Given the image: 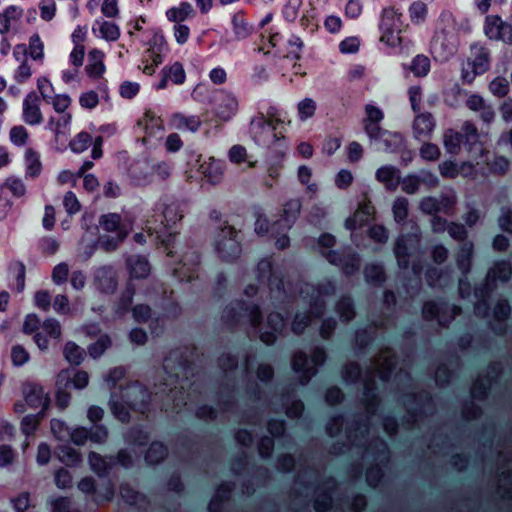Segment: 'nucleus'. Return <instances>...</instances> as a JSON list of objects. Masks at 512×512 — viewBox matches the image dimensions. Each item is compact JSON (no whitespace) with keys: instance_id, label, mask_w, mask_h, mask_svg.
Instances as JSON below:
<instances>
[{"instance_id":"f257e3e1","label":"nucleus","mask_w":512,"mask_h":512,"mask_svg":"<svg viewBox=\"0 0 512 512\" xmlns=\"http://www.w3.org/2000/svg\"><path fill=\"white\" fill-rule=\"evenodd\" d=\"M133 220L117 213L100 216L98 221V244L106 251L114 250L132 231Z\"/></svg>"},{"instance_id":"f03ea898","label":"nucleus","mask_w":512,"mask_h":512,"mask_svg":"<svg viewBox=\"0 0 512 512\" xmlns=\"http://www.w3.org/2000/svg\"><path fill=\"white\" fill-rule=\"evenodd\" d=\"M380 28L382 30V41L391 46L401 43L400 34L403 28L402 15L394 7L384 9Z\"/></svg>"},{"instance_id":"7ed1b4c3","label":"nucleus","mask_w":512,"mask_h":512,"mask_svg":"<svg viewBox=\"0 0 512 512\" xmlns=\"http://www.w3.org/2000/svg\"><path fill=\"white\" fill-rule=\"evenodd\" d=\"M484 31L491 40L512 44V25L504 22L497 15L486 17Z\"/></svg>"},{"instance_id":"20e7f679","label":"nucleus","mask_w":512,"mask_h":512,"mask_svg":"<svg viewBox=\"0 0 512 512\" xmlns=\"http://www.w3.org/2000/svg\"><path fill=\"white\" fill-rule=\"evenodd\" d=\"M165 46V38L162 34L155 33L149 40V48L145 53V62L142 70L147 75H152L155 67L162 62V52Z\"/></svg>"},{"instance_id":"39448f33","label":"nucleus","mask_w":512,"mask_h":512,"mask_svg":"<svg viewBox=\"0 0 512 512\" xmlns=\"http://www.w3.org/2000/svg\"><path fill=\"white\" fill-rule=\"evenodd\" d=\"M237 232L231 226H226L221 230V235L217 241V249L223 258L232 260L240 253V245L235 239Z\"/></svg>"},{"instance_id":"423d86ee","label":"nucleus","mask_w":512,"mask_h":512,"mask_svg":"<svg viewBox=\"0 0 512 512\" xmlns=\"http://www.w3.org/2000/svg\"><path fill=\"white\" fill-rule=\"evenodd\" d=\"M62 337V327L59 321L48 318L42 322L40 331L34 335V341L39 349H48V338L59 341Z\"/></svg>"},{"instance_id":"0eeeda50","label":"nucleus","mask_w":512,"mask_h":512,"mask_svg":"<svg viewBox=\"0 0 512 512\" xmlns=\"http://www.w3.org/2000/svg\"><path fill=\"white\" fill-rule=\"evenodd\" d=\"M26 403L34 409H40V413H45L50 405L49 394L44 388L36 383H27L24 388Z\"/></svg>"},{"instance_id":"6e6552de","label":"nucleus","mask_w":512,"mask_h":512,"mask_svg":"<svg viewBox=\"0 0 512 512\" xmlns=\"http://www.w3.org/2000/svg\"><path fill=\"white\" fill-rule=\"evenodd\" d=\"M105 54L98 48H92L88 52L85 73L93 81H100L104 78L106 72Z\"/></svg>"},{"instance_id":"1a4fd4ad","label":"nucleus","mask_w":512,"mask_h":512,"mask_svg":"<svg viewBox=\"0 0 512 512\" xmlns=\"http://www.w3.org/2000/svg\"><path fill=\"white\" fill-rule=\"evenodd\" d=\"M182 217L183 215L179 210L178 205L174 203L164 205L161 209V212L153 216L154 222H160L159 227H154L153 231L159 233L162 228H168L175 225L182 219ZM149 230H152V228H149Z\"/></svg>"},{"instance_id":"9d476101","label":"nucleus","mask_w":512,"mask_h":512,"mask_svg":"<svg viewBox=\"0 0 512 512\" xmlns=\"http://www.w3.org/2000/svg\"><path fill=\"white\" fill-rule=\"evenodd\" d=\"M375 213V208L371 203L367 193L363 194L362 201L358 204V209L354 213L353 217L347 220L346 224L348 228L354 229L356 225L362 226L372 219Z\"/></svg>"},{"instance_id":"9b49d317","label":"nucleus","mask_w":512,"mask_h":512,"mask_svg":"<svg viewBox=\"0 0 512 512\" xmlns=\"http://www.w3.org/2000/svg\"><path fill=\"white\" fill-rule=\"evenodd\" d=\"M0 192L14 199H23L27 196L28 190L22 178L10 175L0 185Z\"/></svg>"},{"instance_id":"f8f14e48","label":"nucleus","mask_w":512,"mask_h":512,"mask_svg":"<svg viewBox=\"0 0 512 512\" xmlns=\"http://www.w3.org/2000/svg\"><path fill=\"white\" fill-rule=\"evenodd\" d=\"M199 171L203 177L212 184L219 183L224 174L221 162L213 157L203 161L200 164Z\"/></svg>"},{"instance_id":"ddd939ff","label":"nucleus","mask_w":512,"mask_h":512,"mask_svg":"<svg viewBox=\"0 0 512 512\" xmlns=\"http://www.w3.org/2000/svg\"><path fill=\"white\" fill-rule=\"evenodd\" d=\"M301 203L297 199H292L284 204L282 218L277 221L273 226V232L277 230V227H281L282 230H287L291 227L292 222L296 219L300 212Z\"/></svg>"},{"instance_id":"4468645a","label":"nucleus","mask_w":512,"mask_h":512,"mask_svg":"<svg viewBox=\"0 0 512 512\" xmlns=\"http://www.w3.org/2000/svg\"><path fill=\"white\" fill-rule=\"evenodd\" d=\"M251 123L259 129L268 125L273 130H276L279 126L284 125V120L281 118L275 107H268L265 112H260L255 118H253Z\"/></svg>"},{"instance_id":"2eb2a0df","label":"nucleus","mask_w":512,"mask_h":512,"mask_svg":"<svg viewBox=\"0 0 512 512\" xmlns=\"http://www.w3.org/2000/svg\"><path fill=\"white\" fill-rule=\"evenodd\" d=\"M365 112V130L371 137H377L380 132L379 123L383 119V113L378 107L370 104L366 105Z\"/></svg>"},{"instance_id":"dca6fc26","label":"nucleus","mask_w":512,"mask_h":512,"mask_svg":"<svg viewBox=\"0 0 512 512\" xmlns=\"http://www.w3.org/2000/svg\"><path fill=\"white\" fill-rule=\"evenodd\" d=\"M23 117L26 123L37 125L41 123L43 116L39 107L38 98L29 95L24 101Z\"/></svg>"},{"instance_id":"f3484780","label":"nucleus","mask_w":512,"mask_h":512,"mask_svg":"<svg viewBox=\"0 0 512 512\" xmlns=\"http://www.w3.org/2000/svg\"><path fill=\"white\" fill-rule=\"evenodd\" d=\"M267 325L271 328V331L261 332L260 338L264 343L271 344L284 327L282 316L279 313H271L267 318Z\"/></svg>"},{"instance_id":"a211bd4d","label":"nucleus","mask_w":512,"mask_h":512,"mask_svg":"<svg viewBox=\"0 0 512 512\" xmlns=\"http://www.w3.org/2000/svg\"><path fill=\"white\" fill-rule=\"evenodd\" d=\"M26 176L31 179L37 178L42 172V162L39 153L33 148L25 150Z\"/></svg>"},{"instance_id":"6ab92c4d","label":"nucleus","mask_w":512,"mask_h":512,"mask_svg":"<svg viewBox=\"0 0 512 512\" xmlns=\"http://www.w3.org/2000/svg\"><path fill=\"white\" fill-rule=\"evenodd\" d=\"M434 129L433 117L429 113L418 115L413 124L414 134L417 138H427Z\"/></svg>"},{"instance_id":"aec40b11","label":"nucleus","mask_w":512,"mask_h":512,"mask_svg":"<svg viewBox=\"0 0 512 512\" xmlns=\"http://www.w3.org/2000/svg\"><path fill=\"white\" fill-rule=\"evenodd\" d=\"M376 178L389 190H395L400 182L399 171L392 166L381 167L377 170Z\"/></svg>"},{"instance_id":"412c9836","label":"nucleus","mask_w":512,"mask_h":512,"mask_svg":"<svg viewBox=\"0 0 512 512\" xmlns=\"http://www.w3.org/2000/svg\"><path fill=\"white\" fill-rule=\"evenodd\" d=\"M138 125L149 135H153L164 128L162 119L152 110H147L144 113L143 117L138 120Z\"/></svg>"},{"instance_id":"4be33fe9","label":"nucleus","mask_w":512,"mask_h":512,"mask_svg":"<svg viewBox=\"0 0 512 512\" xmlns=\"http://www.w3.org/2000/svg\"><path fill=\"white\" fill-rule=\"evenodd\" d=\"M300 47L295 43H287L281 50L282 57L284 59V66L287 69H292L294 73H299V65L296 61L299 59Z\"/></svg>"},{"instance_id":"5701e85b","label":"nucleus","mask_w":512,"mask_h":512,"mask_svg":"<svg viewBox=\"0 0 512 512\" xmlns=\"http://www.w3.org/2000/svg\"><path fill=\"white\" fill-rule=\"evenodd\" d=\"M44 41L38 33L30 36L28 40L27 48L25 49V55L29 56L34 61L42 62L44 59Z\"/></svg>"},{"instance_id":"b1692460","label":"nucleus","mask_w":512,"mask_h":512,"mask_svg":"<svg viewBox=\"0 0 512 512\" xmlns=\"http://www.w3.org/2000/svg\"><path fill=\"white\" fill-rule=\"evenodd\" d=\"M96 281L99 288L105 293H112L115 291L117 286L115 274L108 268H101L98 270Z\"/></svg>"},{"instance_id":"393cba45","label":"nucleus","mask_w":512,"mask_h":512,"mask_svg":"<svg viewBox=\"0 0 512 512\" xmlns=\"http://www.w3.org/2000/svg\"><path fill=\"white\" fill-rule=\"evenodd\" d=\"M70 380V372L69 370H62L58 373L56 378V385L58 387V391L56 394V404L61 409H65L68 407L71 395L67 392L61 390V386L65 385L66 382Z\"/></svg>"},{"instance_id":"a878e982","label":"nucleus","mask_w":512,"mask_h":512,"mask_svg":"<svg viewBox=\"0 0 512 512\" xmlns=\"http://www.w3.org/2000/svg\"><path fill=\"white\" fill-rule=\"evenodd\" d=\"M440 173L445 178H455L459 174L468 175L472 171V165L463 163L461 167H458L452 161H445L439 166Z\"/></svg>"},{"instance_id":"bb28decb","label":"nucleus","mask_w":512,"mask_h":512,"mask_svg":"<svg viewBox=\"0 0 512 512\" xmlns=\"http://www.w3.org/2000/svg\"><path fill=\"white\" fill-rule=\"evenodd\" d=\"M192 11V6L189 3L182 2L178 6L167 10L166 16L169 21L180 24L190 16Z\"/></svg>"},{"instance_id":"cd10ccee","label":"nucleus","mask_w":512,"mask_h":512,"mask_svg":"<svg viewBox=\"0 0 512 512\" xmlns=\"http://www.w3.org/2000/svg\"><path fill=\"white\" fill-rule=\"evenodd\" d=\"M130 274L134 278H145L150 273V266L146 259L131 257L128 259Z\"/></svg>"},{"instance_id":"c85d7f7f","label":"nucleus","mask_w":512,"mask_h":512,"mask_svg":"<svg viewBox=\"0 0 512 512\" xmlns=\"http://www.w3.org/2000/svg\"><path fill=\"white\" fill-rule=\"evenodd\" d=\"M22 10L17 6H9L3 14L0 15V32L6 33L10 30L11 22L20 19Z\"/></svg>"},{"instance_id":"c756f323","label":"nucleus","mask_w":512,"mask_h":512,"mask_svg":"<svg viewBox=\"0 0 512 512\" xmlns=\"http://www.w3.org/2000/svg\"><path fill=\"white\" fill-rule=\"evenodd\" d=\"M72 120L71 113L61 114L58 118L51 117L48 121L50 129L55 133L56 138L66 133V129Z\"/></svg>"},{"instance_id":"7c9ffc66","label":"nucleus","mask_w":512,"mask_h":512,"mask_svg":"<svg viewBox=\"0 0 512 512\" xmlns=\"http://www.w3.org/2000/svg\"><path fill=\"white\" fill-rule=\"evenodd\" d=\"M99 33L102 39L109 42L117 41L121 35L118 25L110 21H102L99 24Z\"/></svg>"},{"instance_id":"2f4dec72","label":"nucleus","mask_w":512,"mask_h":512,"mask_svg":"<svg viewBox=\"0 0 512 512\" xmlns=\"http://www.w3.org/2000/svg\"><path fill=\"white\" fill-rule=\"evenodd\" d=\"M65 359L74 365L80 364L83 359L85 352L78 345L73 342H67L63 349Z\"/></svg>"},{"instance_id":"473e14b6","label":"nucleus","mask_w":512,"mask_h":512,"mask_svg":"<svg viewBox=\"0 0 512 512\" xmlns=\"http://www.w3.org/2000/svg\"><path fill=\"white\" fill-rule=\"evenodd\" d=\"M9 139L13 145L22 147L29 142L30 134L23 125H16L10 129Z\"/></svg>"},{"instance_id":"72a5a7b5","label":"nucleus","mask_w":512,"mask_h":512,"mask_svg":"<svg viewBox=\"0 0 512 512\" xmlns=\"http://www.w3.org/2000/svg\"><path fill=\"white\" fill-rule=\"evenodd\" d=\"M489 90L496 97H506L510 90L509 81L504 76H497L489 83Z\"/></svg>"},{"instance_id":"f704fd0d","label":"nucleus","mask_w":512,"mask_h":512,"mask_svg":"<svg viewBox=\"0 0 512 512\" xmlns=\"http://www.w3.org/2000/svg\"><path fill=\"white\" fill-rule=\"evenodd\" d=\"M490 67V53L484 49L480 48L477 51V54L473 60V69L475 73H484L488 71Z\"/></svg>"},{"instance_id":"c9c22d12","label":"nucleus","mask_w":512,"mask_h":512,"mask_svg":"<svg viewBox=\"0 0 512 512\" xmlns=\"http://www.w3.org/2000/svg\"><path fill=\"white\" fill-rule=\"evenodd\" d=\"M462 135L454 130H447L444 134V145L449 153L457 154L460 150Z\"/></svg>"},{"instance_id":"e433bc0d","label":"nucleus","mask_w":512,"mask_h":512,"mask_svg":"<svg viewBox=\"0 0 512 512\" xmlns=\"http://www.w3.org/2000/svg\"><path fill=\"white\" fill-rule=\"evenodd\" d=\"M92 143V137L87 132L78 133L71 141L70 148L76 153L85 151Z\"/></svg>"},{"instance_id":"4c0bfd02","label":"nucleus","mask_w":512,"mask_h":512,"mask_svg":"<svg viewBox=\"0 0 512 512\" xmlns=\"http://www.w3.org/2000/svg\"><path fill=\"white\" fill-rule=\"evenodd\" d=\"M167 454L166 448L161 443H152L149 447L146 460L150 464H157L165 458Z\"/></svg>"},{"instance_id":"58836bf2","label":"nucleus","mask_w":512,"mask_h":512,"mask_svg":"<svg viewBox=\"0 0 512 512\" xmlns=\"http://www.w3.org/2000/svg\"><path fill=\"white\" fill-rule=\"evenodd\" d=\"M32 73V66L27 57H24L14 71V78L18 83H25L32 77Z\"/></svg>"},{"instance_id":"ea45409f","label":"nucleus","mask_w":512,"mask_h":512,"mask_svg":"<svg viewBox=\"0 0 512 512\" xmlns=\"http://www.w3.org/2000/svg\"><path fill=\"white\" fill-rule=\"evenodd\" d=\"M430 69V60L428 57L418 55L414 58L410 70L418 77L425 76Z\"/></svg>"},{"instance_id":"a19ab883","label":"nucleus","mask_w":512,"mask_h":512,"mask_svg":"<svg viewBox=\"0 0 512 512\" xmlns=\"http://www.w3.org/2000/svg\"><path fill=\"white\" fill-rule=\"evenodd\" d=\"M299 181L307 186V190L312 194H316L318 191V185L312 180V170L307 166H300L298 169Z\"/></svg>"},{"instance_id":"79ce46f5","label":"nucleus","mask_w":512,"mask_h":512,"mask_svg":"<svg viewBox=\"0 0 512 512\" xmlns=\"http://www.w3.org/2000/svg\"><path fill=\"white\" fill-rule=\"evenodd\" d=\"M51 98V105L53 106L55 112L59 114H66L68 113L67 110L71 106L72 99L70 96L66 94H58Z\"/></svg>"},{"instance_id":"37998d69","label":"nucleus","mask_w":512,"mask_h":512,"mask_svg":"<svg viewBox=\"0 0 512 512\" xmlns=\"http://www.w3.org/2000/svg\"><path fill=\"white\" fill-rule=\"evenodd\" d=\"M44 413H39L38 415H28L25 416L21 423L22 432L26 435L33 434L39 426L41 419L43 418Z\"/></svg>"},{"instance_id":"c03bdc74","label":"nucleus","mask_w":512,"mask_h":512,"mask_svg":"<svg viewBox=\"0 0 512 512\" xmlns=\"http://www.w3.org/2000/svg\"><path fill=\"white\" fill-rule=\"evenodd\" d=\"M40 318L36 314H28L23 322L22 331L27 335L36 334L41 328Z\"/></svg>"},{"instance_id":"a18cd8bd","label":"nucleus","mask_w":512,"mask_h":512,"mask_svg":"<svg viewBox=\"0 0 512 512\" xmlns=\"http://www.w3.org/2000/svg\"><path fill=\"white\" fill-rule=\"evenodd\" d=\"M174 82L175 84H182L185 80V72L181 64H173L166 73L165 79Z\"/></svg>"},{"instance_id":"49530a36","label":"nucleus","mask_w":512,"mask_h":512,"mask_svg":"<svg viewBox=\"0 0 512 512\" xmlns=\"http://www.w3.org/2000/svg\"><path fill=\"white\" fill-rule=\"evenodd\" d=\"M428 14V7L422 1L414 2L410 7V17L417 23L423 21Z\"/></svg>"},{"instance_id":"de8ad7c7","label":"nucleus","mask_w":512,"mask_h":512,"mask_svg":"<svg viewBox=\"0 0 512 512\" xmlns=\"http://www.w3.org/2000/svg\"><path fill=\"white\" fill-rule=\"evenodd\" d=\"M30 358L28 351L22 345H15L11 350V359L14 365L21 366Z\"/></svg>"},{"instance_id":"09e8293b","label":"nucleus","mask_w":512,"mask_h":512,"mask_svg":"<svg viewBox=\"0 0 512 512\" xmlns=\"http://www.w3.org/2000/svg\"><path fill=\"white\" fill-rule=\"evenodd\" d=\"M315 111L316 102L312 99L306 98L298 104V112L302 120L312 117Z\"/></svg>"},{"instance_id":"8fccbe9b","label":"nucleus","mask_w":512,"mask_h":512,"mask_svg":"<svg viewBox=\"0 0 512 512\" xmlns=\"http://www.w3.org/2000/svg\"><path fill=\"white\" fill-rule=\"evenodd\" d=\"M15 458L16 453L10 445H0V467L12 465Z\"/></svg>"},{"instance_id":"3c124183","label":"nucleus","mask_w":512,"mask_h":512,"mask_svg":"<svg viewBox=\"0 0 512 512\" xmlns=\"http://www.w3.org/2000/svg\"><path fill=\"white\" fill-rule=\"evenodd\" d=\"M440 149L437 145L432 143H424L420 149L422 158L428 161H436L440 157Z\"/></svg>"},{"instance_id":"603ef678","label":"nucleus","mask_w":512,"mask_h":512,"mask_svg":"<svg viewBox=\"0 0 512 512\" xmlns=\"http://www.w3.org/2000/svg\"><path fill=\"white\" fill-rule=\"evenodd\" d=\"M393 213L397 221L404 220L408 215V200L397 198L393 204Z\"/></svg>"},{"instance_id":"864d4df0","label":"nucleus","mask_w":512,"mask_h":512,"mask_svg":"<svg viewBox=\"0 0 512 512\" xmlns=\"http://www.w3.org/2000/svg\"><path fill=\"white\" fill-rule=\"evenodd\" d=\"M101 12L107 18H117L120 14L118 0H103Z\"/></svg>"},{"instance_id":"5fc2aeb1","label":"nucleus","mask_w":512,"mask_h":512,"mask_svg":"<svg viewBox=\"0 0 512 512\" xmlns=\"http://www.w3.org/2000/svg\"><path fill=\"white\" fill-rule=\"evenodd\" d=\"M63 205L69 214H75L81 209V204L73 192H67L65 194Z\"/></svg>"},{"instance_id":"6e6d98bb","label":"nucleus","mask_w":512,"mask_h":512,"mask_svg":"<svg viewBox=\"0 0 512 512\" xmlns=\"http://www.w3.org/2000/svg\"><path fill=\"white\" fill-rule=\"evenodd\" d=\"M79 103L83 108L93 109L99 104V96L95 91H88L80 95Z\"/></svg>"},{"instance_id":"4d7b16f0","label":"nucleus","mask_w":512,"mask_h":512,"mask_svg":"<svg viewBox=\"0 0 512 512\" xmlns=\"http://www.w3.org/2000/svg\"><path fill=\"white\" fill-rule=\"evenodd\" d=\"M56 14V3L53 0H43L40 4V16L45 21H50Z\"/></svg>"},{"instance_id":"13d9d810","label":"nucleus","mask_w":512,"mask_h":512,"mask_svg":"<svg viewBox=\"0 0 512 512\" xmlns=\"http://www.w3.org/2000/svg\"><path fill=\"white\" fill-rule=\"evenodd\" d=\"M228 155H229L230 161L235 164H241V163L245 162L248 157L246 148L241 145H234L229 150Z\"/></svg>"},{"instance_id":"bf43d9fd","label":"nucleus","mask_w":512,"mask_h":512,"mask_svg":"<svg viewBox=\"0 0 512 512\" xmlns=\"http://www.w3.org/2000/svg\"><path fill=\"white\" fill-rule=\"evenodd\" d=\"M61 461L67 465H73L80 461V455L71 447H62L59 453Z\"/></svg>"},{"instance_id":"052dcab7","label":"nucleus","mask_w":512,"mask_h":512,"mask_svg":"<svg viewBox=\"0 0 512 512\" xmlns=\"http://www.w3.org/2000/svg\"><path fill=\"white\" fill-rule=\"evenodd\" d=\"M511 273V266L508 263L503 262L495 266V268L491 271L490 276L495 279L506 281L511 276Z\"/></svg>"},{"instance_id":"680f3d73","label":"nucleus","mask_w":512,"mask_h":512,"mask_svg":"<svg viewBox=\"0 0 512 512\" xmlns=\"http://www.w3.org/2000/svg\"><path fill=\"white\" fill-rule=\"evenodd\" d=\"M69 275V267L66 263L56 265L52 272V279L56 284L66 282Z\"/></svg>"},{"instance_id":"e2e57ef3","label":"nucleus","mask_w":512,"mask_h":512,"mask_svg":"<svg viewBox=\"0 0 512 512\" xmlns=\"http://www.w3.org/2000/svg\"><path fill=\"white\" fill-rule=\"evenodd\" d=\"M140 90V86L136 82L125 81L120 86V95L126 99H132Z\"/></svg>"},{"instance_id":"0e129e2a","label":"nucleus","mask_w":512,"mask_h":512,"mask_svg":"<svg viewBox=\"0 0 512 512\" xmlns=\"http://www.w3.org/2000/svg\"><path fill=\"white\" fill-rule=\"evenodd\" d=\"M153 174L157 180L164 182L171 176V167L166 162L158 163L153 167Z\"/></svg>"},{"instance_id":"69168bd1","label":"nucleus","mask_w":512,"mask_h":512,"mask_svg":"<svg viewBox=\"0 0 512 512\" xmlns=\"http://www.w3.org/2000/svg\"><path fill=\"white\" fill-rule=\"evenodd\" d=\"M35 303L38 308L48 311L51 305V295L46 290H39L35 293Z\"/></svg>"},{"instance_id":"338daca9","label":"nucleus","mask_w":512,"mask_h":512,"mask_svg":"<svg viewBox=\"0 0 512 512\" xmlns=\"http://www.w3.org/2000/svg\"><path fill=\"white\" fill-rule=\"evenodd\" d=\"M70 379H71L73 386L76 389H83L89 383V375L86 371H83V370L75 371L73 376L72 377L70 376Z\"/></svg>"},{"instance_id":"774afa93","label":"nucleus","mask_w":512,"mask_h":512,"mask_svg":"<svg viewBox=\"0 0 512 512\" xmlns=\"http://www.w3.org/2000/svg\"><path fill=\"white\" fill-rule=\"evenodd\" d=\"M282 166L279 164L271 165L267 171V177L264 180L266 187L272 188L280 177Z\"/></svg>"}]
</instances>
